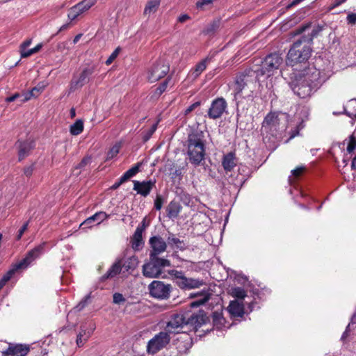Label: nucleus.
Listing matches in <instances>:
<instances>
[{
  "label": "nucleus",
  "mask_w": 356,
  "mask_h": 356,
  "mask_svg": "<svg viewBox=\"0 0 356 356\" xmlns=\"http://www.w3.org/2000/svg\"><path fill=\"white\" fill-rule=\"evenodd\" d=\"M321 72L314 66H309L302 73L296 76L289 83L293 92L300 98H306L319 87L322 83Z\"/></svg>",
  "instance_id": "obj_1"
},
{
  "label": "nucleus",
  "mask_w": 356,
  "mask_h": 356,
  "mask_svg": "<svg viewBox=\"0 0 356 356\" xmlns=\"http://www.w3.org/2000/svg\"><path fill=\"white\" fill-rule=\"evenodd\" d=\"M260 77L252 67L247 69L236 77L234 85V95L248 97L252 96L259 86Z\"/></svg>",
  "instance_id": "obj_2"
},
{
  "label": "nucleus",
  "mask_w": 356,
  "mask_h": 356,
  "mask_svg": "<svg viewBox=\"0 0 356 356\" xmlns=\"http://www.w3.org/2000/svg\"><path fill=\"white\" fill-rule=\"evenodd\" d=\"M187 155L191 164L198 166L205 156V137L201 131H194L187 139Z\"/></svg>",
  "instance_id": "obj_3"
},
{
  "label": "nucleus",
  "mask_w": 356,
  "mask_h": 356,
  "mask_svg": "<svg viewBox=\"0 0 356 356\" xmlns=\"http://www.w3.org/2000/svg\"><path fill=\"white\" fill-rule=\"evenodd\" d=\"M310 44L306 42V36H302L294 42L290 48L286 57V63L294 65L296 63L307 60L311 56Z\"/></svg>",
  "instance_id": "obj_4"
},
{
  "label": "nucleus",
  "mask_w": 356,
  "mask_h": 356,
  "mask_svg": "<svg viewBox=\"0 0 356 356\" xmlns=\"http://www.w3.org/2000/svg\"><path fill=\"white\" fill-rule=\"evenodd\" d=\"M283 63V59L279 54L274 53L268 55L261 62V66L253 65L252 67L256 71L259 76H266L270 77L276 72Z\"/></svg>",
  "instance_id": "obj_5"
},
{
  "label": "nucleus",
  "mask_w": 356,
  "mask_h": 356,
  "mask_svg": "<svg viewBox=\"0 0 356 356\" xmlns=\"http://www.w3.org/2000/svg\"><path fill=\"white\" fill-rule=\"evenodd\" d=\"M149 262L143 266V274L146 277H158L162 273V268L170 266L169 260L161 257H149Z\"/></svg>",
  "instance_id": "obj_6"
},
{
  "label": "nucleus",
  "mask_w": 356,
  "mask_h": 356,
  "mask_svg": "<svg viewBox=\"0 0 356 356\" xmlns=\"http://www.w3.org/2000/svg\"><path fill=\"white\" fill-rule=\"evenodd\" d=\"M45 243H41L35 246L33 249L29 251L24 258L19 262L13 265L14 268L17 271L27 268L36 259H38L43 252Z\"/></svg>",
  "instance_id": "obj_7"
},
{
  "label": "nucleus",
  "mask_w": 356,
  "mask_h": 356,
  "mask_svg": "<svg viewBox=\"0 0 356 356\" xmlns=\"http://www.w3.org/2000/svg\"><path fill=\"white\" fill-rule=\"evenodd\" d=\"M170 337L168 332H161L150 339L147 346V350L149 353L155 354L170 342Z\"/></svg>",
  "instance_id": "obj_8"
},
{
  "label": "nucleus",
  "mask_w": 356,
  "mask_h": 356,
  "mask_svg": "<svg viewBox=\"0 0 356 356\" xmlns=\"http://www.w3.org/2000/svg\"><path fill=\"white\" fill-rule=\"evenodd\" d=\"M172 286L169 284H165L161 281H153L149 285V291L151 296L161 300L168 299L170 297V293Z\"/></svg>",
  "instance_id": "obj_9"
},
{
  "label": "nucleus",
  "mask_w": 356,
  "mask_h": 356,
  "mask_svg": "<svg viewBox=\"0 0 356 356\" xmlns=\"http://www.w3.org/2000/svg\"><path fill=\"white\" fill-rule=\"evenodd\" d=\"M169 65L164 60H157L150 67L147 79L149 81L153 83L164 77L169 72Z\"/></svg>",
  "instance_id": "obj_10"
},
{
  "label": "nucleus",
  "mask_w": 356,
  "mask_h": 356,
  "mask_svg": "<svg viewBox=\"0 0 356 356\" xmlns=\"http://www.w3.org/2000/svg\"><path fill=\"white\" fill-rule=\"evenodd\" d=\"M186 314L178 313L172 315L166 325V331L170 333H179L187 326Z\"/></svg>",
  "instance_id": "obj_11"
},
{
  "label": "nucleus",
  "mask_w": 356,
  "mask_h": 356,
  "mask_svg": "<svg viewBox=\"0 0 356 356\" xmlns=\"http://www.w3.org/2000/svg\"><path fill=\"white\" fill-rule=\"evenodd\" d=\"M95 71V65L89 66L84 68L79 76H74L70 82V92H74L87 83L90 80V76Z\"/></svg>",
  "instance_id": "obj_12"
},
{
  "label": "nucleus",
  "mask_w": 356,
  "mask_h": 356,
  "mask_svg": "<svg viewBox=\"0 0 356 356\" xmlns=\"http://www.w3.org/2000/svg\"><path fill=\"white\" fill-rule=\"evenodd\" d=\"M227 107V104L225 99L222 97H218L214 99L208 111V116L211 119L220 118L225 112Z\"/></svg>",
  "instance_id": "obj_13"
},
{
  "label": "nucleus",
  "mask_w": 356,
  "mask_h": 356,
  "mask_svg": "<svg viewBox=\"0 0 356 356\" xmlns=\"http://www.w3.org/2000/svg\"><path fill=\"white\" fill-rule=\"evenodd\" d=\"M149 244L151 248L149 257H159V255L166 250L167 243L160 236H154L149 238Z\"/></svg>",
  "instance_id": "obj_14"
},
{
  "label": "nucleus",
  "mask_w": 356,
  "mask_h": 356,
  "mask_svg": "<svg viewBox=\"0 0 356 356\" xmlns=\"http://www.w3.org/2000/svg\"><path fill=\"white\" fill-rule=\"evenodd\" d=\"M29 351V345L9 343L8 348L1 352V356H26Z\"/></svg>",
  "instance_id": "obj_15"
},
{
  "label": "nucleus",
  "mask_w": 356,
  "mask_h": 356,
  "mask_svg": "<svg viewBox=\"0 0 356 356\" xmlns=\"http://www.w3.org/2000/svg\"><path fill=\"white\" fill-rule=\"evenodd\" d=\"M96 0H83L72 7L67 14L68 18L72 21L79 15L89 10L95 5Z\"/></svg>",
  "instance_id": "obj_16"
},
{
  "label": "nucleus",
  "mask_w": 356,
  "mask_h": 356,
  "mask_svg": "<svg viewBox=\"0 0 356 356\" xmlns=\"http://www.w3.org/2000/svg\"><path fill=\"white\" fill-rule=\"evenodd\" d=\"M133 184V189L136 191L138 194L143 197H147L150 193L152 188L155 187L156 180L149 179L143 181L134 180Z\"/></svg>",
  "instance_id": "obj_17"
},
{
  "label": "nucleus",
  "mask_w": 356,
  "mask_h": 356,
  "mask_svg": "<svg viewBox=\"0 0 356 356\" xmlns=\"http://www.w3.org/2000/svg\"><path fill=\"white\" fill-rule=\"evenodd\" d=\"M186 314L187 325L195 327H200L202 325L204 324L207 320V317L202 311H200L197 314H193L190 312H186Z\"/></svg>",
  "instance_id": "obj_18"
},
{
  "label": "nucleus",
  "mask_w": 356,
  "mask_h": 356,
  "mask_svg": "<svg viewBox=\"0 0 356 356\" xmlns=\"http://www.w3.org/2000/svg\"><path fill=\"white\" fill-rule=\"evenodd\" d=\"M110 216L108 215L106 212L99 211L97 212L92 216L86 219L81 225L80 228L82 229H85L87 228H90L93 226L95 222H97V225L100 224L102 221L107 219Z\"/></svg>",
  "instance_id": "obj_19"
},
{
  "label": "nucleus",
  "mask_w": 356,
  "mask_h": 356,
  "mask_svg": "<svg viewBox=\"0 0 356 356\" xmlns=\"http://www.w3.org/2000/svg\"><path fill=\"white\" fill-rule=\"evenodd\" d=\"M204 284L202 280L194 279L184 276L177 285L181 289H197Z\"/></svg>",
  "instance_id": "obj_20"
},
{
  "label": "nucleus",
  "mask_w": 356,
  "mask_h": 356,
  "mask_svg": "<svg viewBox=\"0 0 356 356\" xmlns=\"http://www.w3.org/2000/svg\"><path fill=\"white\" fill-rule=\"evenodd\" d=\"M35 144L33 140H27L25 141L17 142L19 160L22 161L30 154L34 148Z\"/></svg>",
  "instance_id": "obj_21"
},
{
  "label": "nucleus",
  "mask_w": 356,
  "mask_h": 356,
  "mask_svg": "<svg viewBox=\"0 0 356 356\" xmlns=\"http://www.w3.org/2000/svg\"><path fill=\"white\" fill-rule=\"evenodd\" d=\"M211 60V58L207 56L197 63L190 71L189 76L192 77L193 79H196L206 70L207 65L210 63Z\"/></svg>",
  "instance_id": "obj_22"
},
{
  "label": "nucleus",
  "mask_w": 356,
  "mask_h": 356,
  "mask_svg": "<svg viewBox=\"0 0 356 356\" xmlns=\"http://www.w3.org/2000/svg\"><path fill=\"white\" fill-rule=\"evenodd\" d=\"M122 270V260L119 259L116 261L108 270V271L101 277L102 281H104L107 279L113 278L118 275Z\"/></svg>",
  "instance_id": "obj_23"
},
{
  "label": "nucleus",
  "mask_w": 356,
  "mask_h": 356,
  "mask_svg": "<svg viewBox=\"0 0 356 356\" xmlns=\"http://www.w3.org/2000/svg\"><path fill=\"white\" fill-rule=\"evenodd\" d=\"M227 309L230 314L234 316L241 317L244 314L243 305L237 300L231 301Z\"/></svg>",
  "instance_id": "obj_24"
},
{
  "label": "nucleus",
  "mask_w": 356,
  "mask_h": 356,
  "mask_svg": "<svg viewBox=\"0 0 356 356\" xmlns=\"http://www.w3.org/2000/svg\"><path fill=\"white\" fill-rule=\"evenodd\" d=\"M222 166L226 171H231L236 165L235 154L229 152L223 156Z\"/></svg>",
  "instance_id": "obj_25"
},
{
  "label": "nucleus",
  "mask_w": 356,
  "mask_h": 356,
  "mask_svg": "<svg viewBox=\"0 0 356 356\" xmlns=\"http://www.w3.org/2000/svg\"><path fill=\"white\" fill-rule=\"evenodd\" d=\"M181 209L182 207L178 202L172 200L166 208L167 216L170 218H176L181 212Z\"/></svg>",
  "instance_id": "obj_26"
},
{
  "label": "nucleus",
  "mask_w": 356,
  "mask_h": 356,
  "mask_svg": "<svg viewBox=\"0 0 356 356\" xmlns=\"http://www.w3.org/2000/svg\"><path fill=\"white\" fill-rule=\"evenodd\" d=\"M131 248L135 251L140 250L144 245L143 240V234L140 233V230H136L134 235L131 238Z\"/></svg>",
  "instance_id": "obj_27"
},
{
  "label": "nucleus",
  "mask_w": 356,
  "mask_h": 356,
  "mask_svg": "<svg viewBox=\"0 0 356 356\" xmlns=\"http://www.w3.org/2000/svg\"><path fill=\"white\" fill-rule=\"evenodd\" d=\"M346 144H347V152L348 153H351L356 147V140L354 136V133L350 136V139L348 140H344L341 143L338 144V147L339 149H344Z\"/></svg>",
  "instance_id": "obj_28"
},
{
  "label": "nucleus",
  "mask_w": 356,
  "mask_h": 356,
  "mask_svg": "<svg viewBox=\"0 0 356 356\" xmlns=\"http://www.w3.org/2000/svg\"><path fill=\"white\" fill-rule=\"evenodd\" d=\"M161 0H149L147 1L145 10L144 13L145 15L147 14H151L154 13L156 11L157 8H159V6L160 4Z\"/></svg>",
  "instance_id": "obj_29"
},
{
  "label": "nucleus",
  "mask_w": 356,
  "mask_h": 356,
  "mask_svg": "<svg viewBox=\"0 0 356 356\" xmlns=\"http://www.w3.org/2000/svg\"><path fill=\"white\" fill-rule=\"evenodd\" d=\"M140 163H137L129 170L126 171L122 176V181H127L130 178L135 176L140 170Z\"/></svg>",
  "instance_id": "obj_30"
},
{
  "label": "nucleus",
  "mask_w": 356,
  "mask_h": 356,
  "mask_svg": "<svg viewBox=\"0 0 356 356\" xmlns=\"http://www.w3.org/2000/svg\"><path fill=\"white\" fill-rule=\"evenodd\" d=\"M90 336V332L86 333V330L83 327H81V331L77 335L76 343L78 346H82Z\"/></svg>",
  "instance_id": "obj_31"
},
{
  "label": "nucleus",
  "mask_w": 356,
  "mask_h": 356,
  "mask_svg": "<svg viewBox=\"0 0 356 356\" xmlns=\"http://www.w3.org/2000/svg\"><path fill=\"white\" fill-rule=\"evenodd\" d=\"M83 130V122L81 120H77L70 127V133L74 136L80 134Z\"/></svg>",
  "instance_id": "obj_32"
},
{
  "label": "nucleus",
  "mask_w": 356,
  "mask_h": 356,
  "mask_svg": "<svg viewBox=\"0 0 356 356\" xmlns=\"http://www.w3.org/2000/svg\"><path fill=\"white\" fill-rule=\"evenodd\" d=\"M138 264V259L135 257L129 258L127 261L122 262V269L124 268L126 271H129L131 269L136 268Z\"/></svg>",
  "instance_id": "obj_33"
},
{
  "label": "nucleus",
  "mask_w": 356,
  "mask_h": 356,
  "mask_svg": "<svg viewBox=\"0 0 356 356\" xmlns=\"http://www.w3.org/2000/svg\"><path fill=\"white\" fill-rule=\"evenodd\" d=\"M168 243L171 246H175L180 250L184 248L183 242L181 241L178 238L172 234H169L168 237Z\"/></svg>",
  "instance_id": "obj_34"
},
{
  "label": "nucleus",
  "mask_w": 356,
  "mask_h": 356,
  "mask_svg": "<svg viewBox=\"0 0 356 356\" xmlns=\"http://www.w3.org/2000/svg\"><path fill=\"white\" fill-rule=\"evenodd\" d=\"M16 272L17 270L12 266L11 268L5 275H3L2 278L0 280V286L3 288Z\"/></svg>",
  "instance_id": "obj_35"
},
{
  "label": "nucleus",
  "mask_w": 356,
  "mask_h": 356,
  "mask_svg": "<svg viewBox=\"0 0 356 356\" xmlns=\"http://www.w3.org/2000/svg\"><path fill=\"white\" fill-rule=\"evenodd\" d=\"M231 295L233 297L243 299L246 296V293L241 287H234L231 289Z\"/></svg>",
  "instance_id": "obj_36"
},
{
  "label": "nucleus",
  "mask_w": 356,
  "mask_h": 356,
  "mask_svg": "<svg viewBox=\"0 0 356 356\" xmlns=\"http://www.w3.org/2000/svg\"><path fill=\"white\" fill-rule=\"evenodd\" d=\"M201 296L202 298L200 300L191 302L192 307H198L200 305H204L210 298V294L208 293H202Z\"/></svg>",
  "instance_id": "obj_37"
},
{
  "label": "nucleus",
  "mask_w": 356,
  "mask_h": 356,
  "mask_svg": "<svg viewBox=\"0 0 356 356\" xmlns=\"http://www.w3.org/2000/svg\"><path fill=\"white\" fill-rule=\"evenodd\" d=\"M39 92V90L37 88H33L29 93L24 94V97L19 100V105L29 101L32 97H35Z\"/></svg>",
  "instance_id": "obj_38"
},
{
  "label": "nucleus",
  "mask_w": 356,
  "mask_h": 356,
  "mask_svg": "<svg viewBox=\"0 0 356 356\" xmlns=\"http://www.w3.org/2000/svg\"><path fill=\"white\" fill-rule=\"evenodd\" d=\"M42 47V44H38L34 48H32V49H30L28 50H23L22 51V58H27V57L31 56L32 54L37 53L38 51H39L40 50Z\"/></svg>",
  "instance_id": "obj_39"
},
{
  "label": "nucleus",
  "mask_w": 356,
  "mask_h": 356,
  "mask_svg": "<svg viewBox=\"0 0 356 356\" xmlns=\"http://www.w3.org/2000/svg\"><path fill=\"white\" fill-rule=\"evenodd\" d=\"M170 275L173 277L177 285L179 284V282H181V280L185 276L183 272L177 270H171Z\"/></svg>",
  "instance_id": "obj_40"
},
{
  "label": "nucleus",
  "mask_w": 356,
  "mask_h": 356,
  "mask_svg": "<svg viewBox=\"0 0 356 356\" xmlns=\"http://www.w3.org/2000/svg\"><path fill=\"white\" fill-rule=\"evenodd\" d=\"M156 129H157V123L152 124V126L148 130L145 131L143 137V140L145 142L147 141L151 138L152 134L155 132Z\"/></svg>",
  "instance_id": "obj_41"
},
{
  "label": "nucleus",
  "mask_w": 356,
  "mask_h": 356,
  "mask_svg": "<svg viewBox=\"0 0 356 356\" xmlns=\"http://www.w3.org/2000/svg\"><path fill=\"white\" fill-rule=\"evenodd\" d=\"M120 51H121V49L120 47L116 48L113 51V52L110 55L108 58L106 60V62H105L106 65H111L113 62V60L118 57Z\"/></svg>",
  "instance_id": "obj_42"
},
{
  "label": "nucleus",
  "mask_w": 356,
  "mask_h": 356,
  "mask_svg": "<svg viewBox=\"0 0 356 356\" xmlns=\"http://www.w3.org/2000/svg\"><path fill=\"white\" fill-rule=\"evenodd\" d=\"M113 302L115 304H122L125 302V298L122 294L120 293H115L113 296Z\"/></svg>",
  "instance_id": "obj_43"
},
{
  "label": "nucleus",
  "mask_w": 356,
  "mask_h": 356,
  "mask_svg": "<svg viewBox=\"0 0 356 356\" xmlns=\"http://www.w3.org/2000/svg\"><path fill=\"white\" fill-rule=\"evenodd\" d=\"M277 120V116L275 114H268L264 119V123L266 124H274Z\"/></svg>",
  "instance_id": "obj_44"
},
{
  "label": "nucleus",
  "mask_w": 356,
  "mask_h": 356,
  "mask_svg": "<svg viewBox=\"0 0 356 356\" xmlns=\"http://www.w3.org/2000/svg\"><path fill=\"white\" fill-rule=\"evenodd\" d=\"M321 31V29L319 27L314 29L310 34V36L306 37V42H307L309 44L313 40L314 38L316 37Z\"/></svg>",
  "instance_id": "obj_45"
},
{
  "label": "nucleus",
  "mask_w": 356,
  "mask_h": 356,
  "mask_svg": "<svg viewBox=\"0 0 356 356\" xmlns=\"http://www.w3.org/2000/svg\"><path fill=\"white\" fill-rule=\"evenodd\" d=\"M90 157H88V156L84 157L81 160V161L77 165V166L74 169V172L76 170L82 169V168H85L88 164L90 163Z\"/></svg>",
  "instance_id": "obj_46"
},
{
  "label": "nucleus",
  "mask_w": 356,
  "mask_h": 356,
  "mask_svg": "<svg viewBox=\"0 0 356 356\" xmlns=\"http://www.w3.org/2000/svg\"><path fill=\"white\" fill-rule=\"evenodd\" d=\"M34 170H35V164L34 163H32L30 165L26 166L24 168V175L29 177L32 175Z\"/></svg>",
  "instance_id": "obj_47"
},
{
  "label": "nucleus",
  "mask_w": 356,
  "mask_h": 356,
  "mask_svg": "<svg viewBox=\"0 0 356 356\" xmlns=\"http://www.w3.org/2000/svg\"><path fill=\"white\" fill-rule=\"evenodd\" d=\"M163 203V198L161 195H156L154 200V208L156 210H160L162 208Z\"/></svg>",
  "instance_id": "obj_48"
},
{
  "label": "nucleus",
  "mask_w": 356,
  "mask_h": 356,
  "mask_svg": "<svg viewBox=\"0 0 356 356\" xmlns=\"http://www.w3.org/2000/svg\"><path fill=\"white\" fill-rule=\"evenodd\" d=\"M90 295H88L86 296L84 299H83L76 306V309L80 311L81 309H83L86 305L88 304V300L90 299Z\"/></svg>",
  "instance_id": "obj_49"
},
{
  "label": "nucleus",
  "mask_w": 356,
  "mask_h": 356,
  "mask_svg": "<svg viewBox=\"0 0 356 356\" xmlns=\"http://www.w3.org/2000/svg\"><path fill=\"white\" fill-rule=\"evenodd\" d=\"M90 295H88L86 296L84 299H83L76 306V309L80 311L81 309H83L86 305L88 304V300L90 299Z\"/></svg>",
  "instance_id": "obj_50"
},
{
  "label": "nucleus",
  "mask_w": 356,
  "mask_h": 356,
  "mask_svg": "<svg viewBox=\"0 0 356 356\" xmlns=\"http://www.w3.org/2000/svg\"><path fill=\"white\" fill-rule=\"evenodd\" d=\"M214 0H201L197 2L196 6L198 8L204 9L206 6L210 5Z\"/></svg>",
  "instance_id": "obj_51"
},
{
  "label": "nucleus",
  "mask_w": 356,
  "mask_h": 356,
  "mask_svg": "<svg viewBox=\"0 0 356 356\" xmlns=\"http://www.w3.org/2000/svg\"><path fill=\"white\" fill-rule=\"evenodd\" d=\"M29 226V222H26L22 227L19 229L18 234L17 235V239L19 240L21 239L22 236H23L24 233L27 230Z\"/></svg>",
  "instance_id": "obj_52"
},
{
  "label": "nucleus",
  "mask_w": 356,
  "mask_h": 356,
  "mask_svg": "<svg viewBox=\"0 0 356 356\" xmlns=\"http://www.w3.org/2000/svg\"><path fill=\"white\" fill-rule=\"evenodd\" d=\"M23 97H24V95H20L19 93H15L13 95L10 96V97H8L7 98H6V102H14V101H15V100H17L18 99H19V101Z\"/></svg>",
  "instance_id": "obj_53"
},
{
  "label": "nucleus",
  "mask_w": 356,
  "mask_h": 356,
  "mask_svg": "<svg viewBox=\"0 0 356 356\" xmlns=\"http://www.w3.org/2000/svg\"><path fill=\"white\" fill-rule=\"evenodd\" d=\"M305 170V167L300 166L291 171V174L296 178L299 177Z\"/></svg>",
  "instance_id": "obj_54"
},
{
  "label": "nucleus",
  "mask_w": 356,
  "mask_h": 356,
  "mask_svg": "<svg viewBox=\"0 0 356 356\" xmlns=\"http://www.w3.org/2000/svg\"><path fill=\"white\" fill-rule=\"evenodd\" d=\"M168 85V81H164L156 90L157 95H161L166 89Z\"/></svg>",
  "instance_id": "obj_55"
},
{
  "label": "nucleus",
  "mask_w": 356,
  "mask_h": 356,
  "mask_svg": "<svg viewBox=\"0 0 356 356\" xmlns=\"http://www.w3.org/2000/svg\"><path fill=\"white\" fill-rule=\"evenodd\" d=\"M200 105V102H196L195 103H193V104H191V106H189L185 111V114L186 115H188V113H190L191 112H192L194 109H195L197 107H198Z\"/></svg>",
  "instance_id": "obj_56"
},
{
  "label": "nucleus",
  "mask_w": 356,
  "mask_h": 356,
  "mask_svg": "<svg viewBox=\"0 0 356 356\" xmlns=\"http://www.w3.org/2000/svg\"><path fill=\"white\" fill-rule=\"evenodd\" d=\"M148 226V224L146 223V218H143L140 224L137 227L136 230H140V233L143 234V232L145 231L146 227Z\"/></svg>",
  "instance_id": "obj_57"
},
{
  "label": "nucleus",
  "mask_w": 356,
  "mask_h": 356,
  "mask_svg": "<svg viewBox=\"0 0 356 356\" xmlns=\"http://www.w3.org/2000/svg\"><path fill=\"white\" fill-rule=\"evenodd\" d=\"M119 149H120L119 146H118V145L113 146L111 148V149L110 150V152H108V156L113 157L115 155H117L119 152Z\"/></svg>",
  "instance_id": "obj_58"
},
{
  "label": "nucleus",
  "mask_w": 356,
  "mask_h": 356,
  "mask_svg": "<svg viewBox=\"0 0 356 356\" xmlns=\"http://www.w3.org/2000/svg\"><path fill=\"white\" fill-rule=\"evenodd\" d=\"M31 44V39L26 40L20 45V54L23 50H26V48Z\"/></svg>",
  "instance_id": "obj_59"
},
{
  "label": "nucleus",
  "mask_w": 356,
  "mask_h": 356,
  "mask_svg": "<svg viewBox=\"0 0 356 356\" xmlns=\"http://www.w3.org/2000/svg\"><path fill=\"white\" fill-rule=\"evenodd\" d=\"M345 1H346V0H334V3L330 6L329 10H330L334 9V8L340 6Z\"/></svg>",
  "instance_id": "obj_60"
},
{
  "label": "nucleus",
  "mask_w": 356,
  "mask_h": 356,
  "mask_svg": "<svg viewBox=\"0 0 356 356\" xmlns=\"http://www.w3.org/2000/svg\"><path fill=\"white\" fill-rule=\"evenodd\" d=\"M347 20L349 24H354L356 23V14L351 13L349 14L347 17Z\"/></svg>",
  "instance_id": "obj_61"
},
{
  "label": "nucleus",
  "mask_w": 356,
  "mask_h": 356,
  "mask_svg": "<svg viewBox=\"0 0 356 356\" xmlns=\"http://www.w3.org/2000/svg\"><path fill=\"white\" fill-rule=\"evenodd\" d=\"M125 181H122V177L120 178L119 181L115 182L111 187V188L113 189V190H115L117 188H118L120 187V186L121 184H122L123 183H124Z\"/></svg>",
  "instance_id": "obj_62"
},
{
  "label": "nucleus",
  "mask_w": 356,
  "mask_h": 356,
  "mask_svg": "<svg viewBox=\"0 0 356 356\" xmlns=\"http://www.w3.org/2000/svg\"><path fill=\"white\" fill-rule=\"evenodd\" d=\"M189 18H190L189 16L188 15L185 14V15H182L179 16L178 18V21L181 23H184L186 20H188Z\"/></svg>",
  "instance_id": "obj_63"
},
{
  "label": "nucleus",
  "mask_w": 356,
  "mask_h": 356,
  "mask_svg": "<svg viewBox=\"0 0 356 356\" xmlns=\"http://www.w3.org/2000/svg\"><path fill=\"white\" fill-rule=\"evenodd\" d=\"M310 26V24H305L304 26H302L301 27H300L297 31H298V33H303L304 31H306V29H307Z\"/></svg>",
  "instance_id": "obj_64"
}]
</instances>
